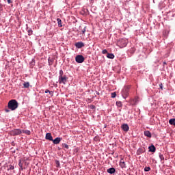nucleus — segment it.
<instances>
[{"mask_svg":"<svg viewBox=\"0 0 175 175\" xmlns=\"http://www.w3.org/2000/svg\"><path fill=\"white\" fill-rule=\"evenodd\" d=\"M159 87L161 88V90H163V86L162 83H160Z\"/></svg>","mask_w":175,"mask_h":175,"instance_id":"obj_33","label":"nucleus"},{"mask_svg":"<svg viewBox=\"0 0 175 175\" xmlns=\"http://www.w3.org/2000/svg\"><path fill=\"white\" fill-rule=\"evenodd\" d=\"M116 105L118 107H122V102H116Z\"/></svg>","mask_w":175,"mask_h":175,"instance_id":"obj_27","label":"nucleus"},{"mask_svg":"<svg viewBox=\"0 0 175 175\" xmlns=\"http://www.w3.org/2000/svg\"><path fill=\"white\" fill-rule=\"evenodd\" d=\"M75 46L77 48H83V46H85V43H83V41H77V42L75 43Z\"/></svg>","mask_w":175,"mask_h":175,"instance_id":"obj_6","label":"nucleus"},{"mask_svg":"<svg viewBox=\"0 0 175 175\" xmlns=\"http://www.w3.org/2000/svg\"><path fill=\"white\" fill-rule=\"evenodd\" d=\"M23 133H25V134H31V131H29V129H25L23 131Z\"/></svg>","mask_w":175,"mask_h":175,"instance_id":"obj_21","label":"nucleus"},{"mask_svg":"<svg viewBox=\"0 0 175 175\" xmlns=\"http://www.w3.org/2000/svg\"><path fill=\"white\" fill-rule=\"evenodd\" d=\"M62 140V138H59V137H57V138H55V139H53V143H54L55 144H58L59 143H60Z\"/></svg>","mask_w":175,"mask_h":175,"instance_id":"obj_11","label":"nucleus"},{"mask_svg":"<svg viewBox=\"0 0 175 175\" xmlns=\"http://www.w3.org/2000/svg\"><path fill=\"white\" fill-rule=\"evenodd\" d=\"M144 152V148H138L137 150V155H141L142 153Z\"/></svg>","mask_w":175,"mask_h":175,"instance_id":"obj_15","label":"nucleus"},{"mask_svg":"<svg viewBox=\"0 0 175 175\" xmlns=\"http://www.w3.org/2000/svg\"><path fill=\"white\" fill-rule=\"evenodd\" d=\"M12 1H13V0H7L8 3H12Z\"/></svg>","mask_w":175,"mask_h":175,"instance_id":"obj_35","label":"nucleus"},{"mask_svg":"<svg viewBox=\"0 0 175 175\" xmlns=\"http://www.w3.org/2000/svg\"><path fill=\"white\" fill-rule=\"evenodd\" d=\"M18 105L19 103L17 102V100H10L8 103V109H5V112H10V110H16L18 109Z\"/></svg>","mask_w":175,"mask_h":175,"instance_id":"obj_1","label":"nucleus"},{"mask_svg":"<svg viewBox=\"0 0 175 175\" xmlns=\"http://www.w3.org/2000/svg\"><path fill=\"white\" fill-rule=\"evenodd\" d=\"M75 60L78 64H82L85 61V57H83V55H77Z\"/></svg>","mask_w":175,"mask_h":175,"instance_id":"obj_3","label":"nucleus"},{"mask_svg":"<svg viewBox=\"0 0 175 175\" xmlns=\"http://www.w3.org/2000/svg\"><path fill=\"white\" fill-rule=\"evenodd\" d=\"M85 31H86L85 29H83V30H82V33H85Z\"/></svg>","mask_w":175,"mask_h":175,"instance_id":"obj_36","label":"nucleus"},{"mask_svg":"<svg viewBox=\"0 0 175 175\" xmlns=\"http://www.w3.org/2000/svg\"><path fill=\"white\" fill-rule=\"evenodd\" d=\"M57 23L59 24V26L60 27H62V19H59V18H57Z\"/></svg>","mask_w":175,"mask_h":175,"instance_id":"obj_17","label":"nucleus"},{"mask_svg":"<svg viewBox=\"0 0 175 175\" xmlns=\"http://www.w3.org/2000/svg\"><path fill=\"white\" fill-rule=\"evenodd\" d=\"M111 96L112 98H116V92L111 93Z\"/></svg>","mask_w":175,"mask_h":175,"instance_id":"obj_28","label":"nucleus"},{"mask_svg":"<svg viewBox=\"0 0 175 175\" xmlns=\"http://www.w3.org/2000/svg\"><path fill=\"white\" fill-rule=\"evenodd\" d=\"M45 137H46V139H49L50 142H53V138L51 135V133H46Z\"/></svg>","mask_w":175,"mask_h":175,"instance_id":"obj_7","label":"nucleus"},{"mask_svg":"<svg viewBox=\"0 0 175 175\" xmlns=\"http://www.w3.org/2000/svg\"><path fill=\"white\" fill-rule=\"evenodd\" d=\"M159 157H160L161 160H164L165 157L163 155H162V153H159Z\"/></svg>","mask_w":175,"mask_h":175,"instance_id":"obj_25","label":"nucleus"},{"mask_svg":"<svg viewBox=\"0 0 175 175\" xmlns=\"http://www.w3.org/2000/svg\"><path fill=\"white\" fill-rule=\"evenodd\" d=\"M28 33L29 35L32 34V33H33L32 29H29Z\"/></svg>","mask_w":175,"mask_h":175,"instance_id":"obj_31","label":"nucleus"},{"mask_svg":"<svg viewBox=\"0 0 175 175\" xmlns=\"http://www.w3.org/2000/svg\"><path fill=\"white\" fill-rule=\"evenodd\" d=\"M21 129H12V131H10L12 136H16L18 134H21Z\"/></svg>","mask_w":175,"mask_h":175,"instance_id":"obj_5","label":"nucleus"},{"mask_svg":"<svg viewBox=\"0 0 175 175\" xmlns=\"http://www.w3.org/2000/svg\"><path fill=\"white\" fill-rule=\"evenodd\" d=\"M107 172L109 174H114V172H116V169L114 167H110L109 169H107Z\"/></svg>","mask_w":175,"mask_h":175,"instance_id":"obj_12","label":"nucleus"},{"mask_svg":"<svg viewBox=\"0 0 175 175\" xmlns=\"http://www.w3.org/2000/svg\"><path fill=\"white\" fill-rule=\"evenodd\" d=\"M107 57L108 58H114L115 55H114V53H107Z\"/></svg>","mask_w":175,"mask_h":175,"instance_id":"obj_18","label":"nucleus"},{"mask_svg":"<svg viewBox=\"0 0 175 175\" xmlns=\"http://www.w3.org/2000/svg\"><path fill=\"white\" fill-rule=\"evenodd\" d=\"M149 150L150 152H156V146H154V145H151L149 146Z\"/></svg>","mask_w":175,"mask_h":175,"instance_id":"obj_13","label":"nucleus"},{"mask_svg":"<svg viewBox=\"0 0 175 175\" xmlns=\"http://www.w3.org/2000/svg\"><path fill=\"white\" fill-rule=\"evenodd\" d=\"M10 169H14V165H11V166L10 167Z\"/></svg>","mask_w":175,"mask_h":175,"instance_id":"obj_38","label":"nucleus"},{"mask_svg":"<svg viewBox=\"0 0 175 175\" xmlns=\"http://www.w3.org/2000/svg\"><path fill=\"white\" fill-rule=\"evenodd\" d=\"M145 172H148L150 170V167L146 166L144 169Z\"/></svg>","mask_w":175,"mask_h":175,"instance_id":"obj_23","label":"nucleus"},{"mask_svg":"<svg viewBox=\"0 0 175 175\" xmlns=\"http://www.w3.org/2000/svg\"><path fill=\"white\" fill-rule=\"evenodd\" d=\"M63 146H64V148H66L67 150L69 148V145H67L66 143L63 144Z\"/></svg>","mask_w":175,"mask_h":175,"instance_id":"obj_24","label":"nucleus"},{"mask_svg":"<svg viewBox=\"0 0 175 175\" xmlns=\"http://www.w3.org/2000/svg\"><path fill=\"white\" fill-rule=\"evenodd\" d=\"M102 53H108L107 50L106 49L103 50Z\"/></svg>","mask_w":175,"mask_h":175,"instance_id":"obj_32","label":"nucleus"},{"mask_svg":"<svg viewBox=\"0 0 175 175\" xmlns=\"http://www.w3.org/2000/svg\"><path fill=\"white\" fill-rule=\"evenodd\" d=\"M130 88L131 86H124L122 91V95L123 98H127V96H129Z\"/></svg>","mask_w":175,"mask_h":175,"instance_id":"obj_2","label":"nucleus"},{"mask_svg":"<svg viewBox=\"0 0 175 175\" xmlns=\"http://www.w3.org/2000/svg\"><path fill=\"white\" fill-rule=\"evenodd\" d=\"M128 43V40L125 39H121L118 41V44L121 48H124V46H126V44Z\"/></svg>","mask_w":175,"mask_h":175,"instance_id":"obj_4","label":"nucleus"},{"mask_svg":"<svg viewBox=\"0 0 175 175\" xmlns=\"http://www.w3.org/2000/svg\"><path fill=\"white\" fill-rule=\"evenodd\" d=\"M67 79H68L66 76H64V74H63L62 77V83H63L64 84H66Z\"/></svg>","mask_w":175,"mask_h":175,"instance_id":"obj_14","label":"nucleus"},{"mask_svg":"<svg viewBox=\"0 0 175 175\" xmlns=\"http://www.w3.org/2000/svg\"><path fill=\"white\" fill-rule=\"evenodd\" d=\"M18 165L19 167H21V169H23V164L22 160H19Z\"/></svg>","mask_w":175,"mask_h":175,"instance_id":"obj_22","label":"nucleus"},{"mask_svg":"<svg viewBox=\"0 0 175 175\" xmlns=\"http://www.w3.org/2000/svg\"><path fill=\"white\" fill-rule=\"evenodd\" d=\"M163 64H166V62H163Z\"/></svg>","mask_w":175,"mask_h":175,"instance_id":"obj_40","label":"nucleus"},{"mask_svg":"<svg viewBox=\"0 0 175 175\" xmlns=\"http://www.w3.org/2000/svg\"><path fill=\"white\" fill-rule=\"evenodd\" d=\"M64 74V70L62 69H60L59 70V83H62V76Z\"/></svg>","mask_w":175,"mask_h":175,"instance_id":"obj_8","label":"nucleus"},{"mask_svg":"<svg viewBox=\"0 0 175 175\" xmlns=\"http://www.w3.org/2000/svg\"><path fill=\"white\" fill-rule=\"evenodd\" d=\"M91 109H95V106L94 105H91Z\"/></svg>","mask_w":175,"mask_h":175,"instance_id":"obj_39","label":"nucleus"},{"mask_svg":"<svg viewBox=\"0 0 175 175\" xmlns=\"http://www.w3.org/2000/svg\"><path fill=\"white\" fill-rule=\"evenodd\" d=\"M55 162H56L57 167H59V165H60L59 160H55Z\"/></svg>","mask_w":175,"mask_h":175,"instance_id":"obj_26","label":"nucleus"},{"mask_svg":"<svg viewBox=\"0 0 175 175\" xmlns=\"http://www.w3.org/2000/svg\"><path fill=\"white\" fill-rule=\"evenodd\" d=\"M145 136H148V137H152V134L150 131H144Z\"/></svg>","mask_w":175,"mask_h":175,"instance_id":"obj_16","label":"nucleus"},{"mask_svg":"<svg viewBox=\"0 0 175 175\" xmlns=\"http://www.w3.org/2000/svg\"><path fill=\"white\" fill-rule=\"evenodd\" d=\"M133 102H135V103H137V102H138V98H135V99L133 100Z\"/></svg>","mask_w":175,"mask_h":175,"instance_id":"obj_34","label":"nucleus"},{"mask_svg":"<svg viewBox=\"0 0 175 175\" xmlns=\"http://www.w3.org/2000/svg\"><path fill=\"white\" fill-rule=\"evenodd\" d=\"M120 165L122 167V169H124V167H126L124 159L120 160Z\"/></svg>","mask_w":175,"mask_h":175,"instance_id":"obj_10","label":"nucleus"},{"mask_svg":"<svg viewBox=\"0 0 175 175\" xmlns=\"http://www.w3.org/2000/svg\"><path fill=\"white\" fill-rule=\"evenodd\" d=\"M48 62H49V64H53V60H52L51 59H49Z\"/></svg>","mask_w":175,"mask_h":175,"instance_id":"obj_30","label":"nucleus"},{"mask_svg":"<svg viewBox=\"0 0 175 175\" xmlns=\"http://www.w3.org/2000/svg\"><path fill=\"white\" fill-rule=\"evenodd\" d=\"M45 93H49V90H45Z\"/></svg>","mask_w":175,"mask_h":175,"instance_id":"obj_37","label":"nucleus"},{"mask_svg":"<svg viewBox=\"0 0 175 175\" xmlns=\"http://www.w3.org/2000/svg\"><path fill=\"white\" fill-rule=\"evenodd\" d=\"M24 88H29V82H25L23 83Z\"/></svg>","mask_w":175,"mask_h":175,"instance_id":"obj_20","label":"nucleus"},{"mask_svg":"<svg viewBox=\"0 0 175 175\" xmlns=\"http://www.w3.org/2000/svg\"><path fill=\"white\" fill-rule=\"evenodd\" d=\"M49 93L51 96H53V92H50V90H49Z\"/></svg>","mask_w":175,"mask_h":175,"instance_id":"obj_29","label":"nucleus"},{"mask_svg":"<svg viewBox=\"0 0 175 175\" xmlns=\"http://www.w3.org/2000/svg\"><path fill=\"white\" fill-rule=\"evenodd\" d=\"M169 122L172 125L175 126V119H170Z\"/></svg>","mask_w":175,"mask_h":175,"instance_id":"obj_19","label":"nucleus"},{"mask_svg":"<svg viewBox=\"0 0 175 175\" xmlns=\"http://www.w3.org/2000/svg\"><path fill=\"white\" fill-rule=\"evenodd\" d=\"M122 129L127 133L129 131V126L128 124H122Z\"/></svg>","mask_w":175,"mask_h":175,"instance_id":"obj_9","label":"nucleus"}]
</instances>
